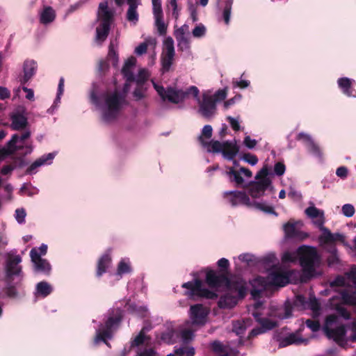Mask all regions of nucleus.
Instances as JSON below:
<instances>
[{"label":"nucleus","mask_w":356,"mask_h":356,"mask_svg":"<svg viewBox=\"0 0 356 356\" xmlns=\"http://www.w3.org/2000/svg\"><path fill=\"white\" fill-rule=\"evenodd\" d=\"M90 101L101 113V119L105 123L115 122L120 115L123 106L126 104L125 95L118 89L108 91L102 96L100 102L94 91L90 93Z\"/></svg>","instance_id":"nucleus-1"},{"label":"nucleus","mask_w":356,"mask_h":356,"mask_svg":"<svg viewBox=\"0 0 356 356\" xmlns=\"http://www.w3.org/2000/svg\"><path fill=\"white\" fill-rule=\"evenodd\" d=\"M205 281L210 288H225L228 291L236 293L235 296L241 299L247 295V283L241 277L234 276L229 278L227 275L218 274L216 270L207 269Z\"/></svg>","instance_id":"nucleus-2"},{"label":"nucleus","mask_w":356,"mask_h":356,"mask_svg":"<svg viewBox=\"0 0 356 356\" xmlns=\"http://www.w3.org/2000/svg\"><path fill=\"white\" fill-rule=\"evenodd\" d=\"M297 254L302 268L301 280L307 282L314 276L316 267L321 263V256L316 248L305 245L298 248Z\"/></svg>","instance_id":"nucleus-3"},{"label":"nucleus","mask_w":356,"mask_h":356,"mask_svg":"<svg viewBox=\"0 0 356 356\" xmlns=\"http://www.w3.org/2000/svg\"><path fill=\"white\" fill-rule=\"evenodd\" d=\"M115 11L110 8L107 1L99 3L97 12L95 42L102 44L107 38Z\"/></svg>","instance_id":"nucleus-4"},{"label":"nucleus","mask_w":356,"mask_h":356,"mask_svg":"<svg viewBox=\"0 0 356 356\" xmlns=\"http://www.w3.org/2000/svg\"><path fill=\"white\" fill-rule=\"evenodd\" d=\"M153 86L163 100H168L174 104L183 102L191 96L197 97L199 90L196 86H191L186 90H178L172 87L166 90L152 81Z\"/></svg>","instance_id":"nucleus-5"},{"label":"nucleus","mask_w":356,"mask_h":356,"mask_svg":"<svg viewBox=\"0 0 356 356\" xmlns=\"http://www.w3.org/2000/svg\"><path fill=\"white\" fill-rule=\"evenodd\" d=\"M181 287L186 289L184 295L193 300H197L200 298L215 300L218 298V294L216 292L203 287L202 281L198 278L184 283Z\"/></svg>","instance_id":"nucleus-6"},{"label":"nucleus","mask_w":356,"mask_h":356,"mask_svg":"<svg viewBox=\"0 0 356 356\" xmlns=\"http://www.w3.org/2000/svg\"><path fill=\"white\" fill-rule=\"evenodd\" d=\"M338 317L335 314H330L325 318L323 331L329 339H332L338 345L342 346L346 343V327L341 325L335 328L331 326L337 323Z\"/></svg>","instance_id":"nucleus-7"},{"label":"nucleus","mask_w":356,"mask_h":356,"mask_svg":"<svg viewBox=\"0 0 356 356\" xmlns=\"http://www.w3.org/2000/svg\"><path fill=\"white\" fill-rule=\"evenodd\" d=\"M237 187L245 188L253 198L261 197L271 184V179H257L245 184V179H234Z\"/></svg>","instance_id":"nucleus-8"},{"label":"nucleus","mask_w":356,"mask_h":356,"mask_svg":"<svg viewBox=\"0 0 356 356\" xmlns=\"http://www.w3.org/2000/svg\"><path fill=\"white\" fill-rule=\"evenodd\" d=\"M199 105V113L204 118H209L212 117L216 110V103L213 97L209 92H205L202 95V99H200L199 97H195Z\"/></svg>","instance_id":"nucleus-9"},{"label":"nucleus","mask_w":356,"mask_h":356,"mask_svg":"<svg viewBox=\"0 0 356 356\" xmlns=\"http://www.w3.org/2000/svg\"><path fill=\"white\" fill-rule=\"evenodd\" d=\"M173 35L177 42V47L180 51H186L190 49L191 41L188 25L175 26Z\"/></svg>","instance_id":"nucleus-10"},{"label":"nucleus","mask_w":356,"mask_h":356,"mask_svg":"<svg viewBox=\"0 0 356 356\" xmlns=\"http://www.w3.org/2000/svg\"><path fill=\"white\" fill-rule=\"evenodd\" d=\"M175 55L174 41L171 37L166 38L163 44L161 62L163 70H169Z\"/></svg>","instance_id":"nucleus-11"},{"label":"nucleus","mask_w":356,"mask_h":356,"mask_svg":"<svg viewBox=\"0 0 356 356\" xmlns=\"http://www.w3.org/2000/svg\"><path fill=\"white\" fill-rule=\"evenodd\" d=\"M188 313L192 325L202 326L207 322L209 309L202 304H195L191 306Z\"/></svg>","instance_id":"nucleus-12"},{"label":"nucleus","mask_w":356,"mask_h":356,"mask_svg":"<svg viewBox=\"0 0 356 356\" xmlns=\"http://www.w3.org/2000/svg\"><path fill=\"white\" fill-rule=\"evenodd\" d=\"M22 261V257L19 255L10 257L6 264V277L5 280L13 282L14 276L22 277V266L19 264Z\"/></svg>","instance_id":"nucleus-13"},{"label":"nucleus","mask_w":356,"mask_h":356,"mask_svg":"<svg viewBox=\"0 0 356 356\" xmlns=\"http://www.w3.org/2000/svg\"><path fill=\"white\" fill-rule=\"evenodd\" d=\"M223 197L232 207H236L241 204L245 205L247 207H250L252 205L250 197L244 191H226L223 194Z\"/></svg>","instance_id":"nucleus-14"},{"label":"nucleus","mask_w":356,"mask_h":356,"mask_svg":"<svg viewBox=\"0 0 356 356\" xmlns=\"http://www.w3.org/2000/svg\"><path fill=\"white\" fill-rule=\"evenodd\" d=\"M320 246L335 245L337 242L346 243L345 236L340 233H332L328 228H323L322 233L318 238Z\"/></svg>","instance_id":"nucleus-15"},{"label":"nucleus","mask_w":356,"mask_h":356,"mask_svg":"<svg viewBox=\"0 0 356 356\" xmlns=\"http://www.w3.org/2000/svg\"><path fill=\"white\" fill-rule=\"evenodd\" d=\"M30 257L33 263L34 270L36 272L42 273L49 275L51 271L50 264L44 259H42L35 248H33L30 252Z\"/></svg>","instance_id":"nucleus-16"},{"label":"nucleus","mask_w":356,"mask_h":356,"mask_svg":"<svg viewBox=\"0 0 356 356\" xmlns=\"http://www.w3.org/2000/svg\"><path fill=\"white\" fill-rule=\"evenodd\" d=\"M289 274L280 268L275 267L269 273V284L277 286H284L289 283Z\"/></svg>","instance_id":"nucleus-17"},{"label":"nucleus","mask_w":356,"mask_h":356,"mask_svg":"<svg viewBox=\"0 0 356 356\" xmlns=\"http://www.w3.org/2000/svg\"><path fill=\"white\" fill-rule=\"evenodd\" d=\"M283 230L285 237L287 238H294L302 241L307 238L308 234L300 231L296 228V222L293 220H289L283 225Z\"/></svg>","instance_id":"nucleus-18"},{"label":"nucleus","mask_w":356,"mask_h":356,"mask_svg":"<svg viewBox=\"0 0 356 356\" xmlns=\"http://www.w3.org/2000/svg\"><path fill=\"white\" fill-rule=\"evenodd\" d=\"M156 40L152 37L147 38L145 41L140 43L138 46L135 48L134 53L138 56H141L145 54L147 49L152 50V52L150 55L151 58V64L153 65L154 60L155 59L156 54L154 52V49L156 46Z\"/></svg>","instance_id":"nucleus-19"},{"label":"nucleus","mask_w":356,"mask_h":356,"mask_svg":"<svg viewBox=\"0 0 356 356\" xmlns=\"http://www.w3.org/2000/svg\"><path fill=\"white\" fill-rule=\"evenodd\" d=\"M211 348L218 356H238V351L228 345H224L219 341H213Z\"/></svg>","instance_id":"nucleus-20"},{"label":"nucleus","mask_w":356,"mask_h":356,"mask_svg":"<svg viewBox=\"0 0 356 356\" xmlns=\"http://www.w3.org/2000/svg\"><path fill=\"white\" fill-rule=\"evenodd\" d=\"M54 153H49L44 155H42L38 159H36L28 168L27 171L29 174L32 175L35 173L38 168L41 166L49 165L52 163L54 159L55 158Z\"/></svg>","instance_id":"nucleus-21"},{"label":"nucleus","mask_w":356,"mask_h":356,"mask_svg":"<svg viewBox=\"0 0 356 356\" xmlns=\"http://www.w3.org/2000/svg\"><path fill=\"white\" fill-rule=\"evenodd\" d=\"M129 6L127 11V19L134 25L136 24L139 19L137 8L141 4V0H127Z\"/></svg>","instance_id":"nucleus-22"},{"label":"nucleus","mask_w":356,"mask_h":356,"mask_svg":"<svg viewBox=\"0 0 356 356\" xmlns=\"http://www.w3.org/2000/svg\"><path fill=\"white\" fill-rule=\"evenodd\" d=\"M238 151L239 148L236 140L224 142L222 153L227 159L232 160L236 156Z\"/></svg>","instance_id":"nucleus-23"},{"label":"nucleus","mask_w":356,"mask_h":356,"mask_svg":"<svg viewBox=\"0 0 356 356\" xmlns=\"http://www.w3.org/2000/svg\"><path fill=\"white\" fill-rule=\"evenodd\" d=\"M326 252L329 253L326 261L328 266L331 267L339 264L341 260L338 254V250L335 245L320 246Z\"/></svg>","instance_id":"nucleus-24"},{"label":"nucleus","mask_w":356,"mask_h":356,"mask_svg":"<svg viewBox=\"0 0 356 356\" xmlns=\"http://www.w3.org/2000/svg\"><path fill=\"white\" fill-rule=\"evenodd\" d=\"M111 257L108 253L104 254L98 260L97 264L96 276L100 277L106 270L109 268L111 264Z\"/></svg>","instance_id":"nucleus-25"},{"label":"nucleus","mask_w":356,"mask_h":356,"mask_svg":"<svg viewBox=\"0 0 356 356\" xmlns=\"http://www.w3.org/2000/svg\"><path fill=\"white\" fill-rule=\"evenodd\" d=\"M37 63L33 60H27L24 63V75L22 81L28 82L35 74Z\"/></svg>","instance_id":"nucleus-26"},{"label":"nucleus","mask_w":356,"mask_h":356,"mask_svg":"<svg viewBox=\"0 0 356 356\" xmlns=\"http://www.w3.org/2000/svg\"><path fill=\"white\" fill-rule=\"evenodd\" d=\"M238 300L241 299L236 296L227 293L220 297L218 305L222 309H231L237 305Z\"/></svg>","instance_id":"nucleus-27"},{"label":"nucleus","mask_w":356,"mask_h":356,"mask_svg":"<svg viewBox=\"0 0 356 356\" xmlns=\"http://www.w3.org/2000/svg\"><path fill=\"white\" fill-rule=\"evenodd\" d=\"M136 59L131 56L124 63L122 69V73L127 81H132L134 76V71L136 67Z\"/></svg>","instance_id":"nucleus-28"},{"label":"nucleus","mask_w":356,"mask_h":356,"mask_svg":"<svg viewBox=\"0 0 356 356\" xmlns=\"http://www.w3.org/2000/svg\"><path fill=\"white\" fill-rule=\"evenodd\" d=\"M253 316L256 321L261 326L262 328H264V330L266 332L277 326V323L276 321H272L268 318L261 317L260 314L257 312L253 313Z\"/></svg>","instance_id":"nucleus-29"},{"label":"nucleus","mask_w":356,"mask_h":356,"mask_svg":"<svg viewBox=\"0 0 356 356\" xmlns=\"http://www.w3.org/2000/svg\"><path fill=\"white\" fill-rule=\"evenodd\" d=\"M17 140V136L13 135L11 139L7 143L6 145L4 147L0 148V159L8 155L12 154L17 151V147L15 146V143Z\"/></svg>","instance_id":"nucleus-30"},{"label":"nucleus","mask_w":356,"mask_h":356,"mask_svg":"<svg viewBox=\"0 0 356 356\" xmlns=\"http://www.w3.org/2000/svg\"><path fill=\"white\" fill-rule=\"evenodd\" d=\"M298 139L305 142V143L307 146L309 150L312 153L316 154V155L319 154V153H320L319 148L312 140V139L309 135L305 134V133H300L298 136Z\"/></svg>","instance_id":"nucleus-31"},{"label":"nucleus","mask_w":356,"mask_h":356,"mask_svg":"<svg viewBox=\"0 0 356 356\" xmlns=\"http://www.w3.org/2000/svg\"><path fill=\"white\" fill-rule=\"evenodd\" d=\"M305 341V339L298 337L296 334L291 333L289 336L280 341L279 346L281 348L286 347L291 344L299 345Z\"/></svg>","instance_id":"nucleus-32"},{"label":"nucleus","mask_w":356,"mask_h":356,"mask_svg":"<svg viewBox=\"0 0 356 356\" xmlns=\"http://www.w3.org/2000/svg\"><path fill=\"white\" fill-rule=\"evenodd\" d=\"M27 119L20 114L13 115L12 117L11 127L14 130H20L27 125Z\"/></svg>","instance_id":"nucleus-33"},{"label":"nucleus","mask_w":356,"mask_h":356,"mask_svg":"<svg viewBox=\"0 0 356 356\" xmlns=\"http://www.w3.org/2000/svg\"><path fill=\"white\" fill-rule=\"evenodd\" d=\"M53 289L47 282H40L36 285V294L42 298H46L51 293Z\"/></svg>","instance_id":"nucleus-34"},{"label":"nucleus","mask_w":356,"mask_h":356,"mask_svg":"<svg viewBox=\"0 0 356 356\" xmlns=\"http://www.w3.org/2000/svg\"><path fill=\"white\" fill-rule=\"evenodd\" d=\"M122 320V314L120 309H118L116 311V314L113 316H110L107 319L105 323V327L108 330H111L112 328L118 325Z\"/></svg>","instance_id":"nucleus-35"},{"label":"nucleus","mask_w":356,"mask_h":356,"mask_svg":"<svg viewBox=\"0 0 356 356\" xmlns=\"http://www.w3.org/2000/svg\"><path fill=\"white\" fill-rule=\"evenodd\" d=\"M55 12L51 7H46L40 14V21L42 24H48L55 19Z\"/></svg>","instance_id":"nucleus-36"},{"label":"nucleus","mask_w":356,"mask_h":356,"mask_svg":"<svg viewBox=\"0 0 356 356\" xmlns=\"http://www.w3.org/2000/svg\"><path fill=\"white\" fill-rule=\"evenodd\" d=\"M353 81H354L348 78H341L338 80V85L339 88L342 89L344 94L349 97L354 96L352 94V90L350 89Z\"/></svg>","instance_id":"nucleus-37"},{"label":"nucleus","mask_w":356,"mask_h":356,"mask_svg":"<svg viewBox=\"0 0 356 356\" xmlns=\"http://www.w3.org/2000/svg\"><path fill=\"white\" fill-rule=\"evenodd\" d=\"M176 331L173 329H168L161 334V340L168 344H173L176 342Z\"/></svg>","instance_id":"nucleus-38"},{"label":"nucleus","mask_w":356,"mask_h":356,"mask_svg":"<svg viewBox=\"0 0 356 356\" xmlns=\"http://www.w3.org/2000/svg\"><path fill=\"white\" fill-rule=\"evenodd\" d=\"M252 287L259 288L266 290L269 284V281L261 276H257L250 282Z\"/></svg>","instance_id":"nucleus-39"},{"label":"nucleus","mask_w":356,"mask_h":356,"mask_svg":"<svg viewBox=\"0 0 356 356\" xmlns=\"http://www.w3.org/2000/svg\"><path fill=\"white\" fill-rule=\"evenodd\" d=\"M149 72L148 70L144 68H141L138 70V74L134 75L132 81H136L138 85H141L149 78Z\"/></svg>","instance_id":"nucleus-40"},{"label":"nucleus","mask_w":356,"mask_h":356,"mask_svg":"<svg viewBox=\"0 0 356 356\" xmlns=\"http://www.w3.org/2000/svg\"><path fill=\"white\" fill-rule=\"evenodd\" d=\"M213 129L211 126L205 125L202 131V134L199 137V140L203 146H206L207 145V142L204 140V138L207 139H209L212 136Z\"/></svg>","instance_id":"nucleus-41"},{"label":"nucleus","mask_w":356,"mask_h":356,"mask_svg":"<svg viewBox=\"0 0 356 356\" xmlns=\"http://www.w3.org/2000/svg\"><path fill=\"white\" fill-rule=\"evenodd\" d=\"M224 146V143H220L218 140H211L207 142V145L204 146L209 152H222Z\"/></svg>","instance_id":"nucleus-42"},{"label":"nucleus","mask_w":356,"mask_h":356,"mask_svg":"<svg viewBox=\"0 0 356 356\" xmlns=\"http://www.w3.org/2000/svg\"><path fill=\"white\" fill-rule=\"evenodd\" d=\"M217 265L220 268L219 272H217V273L224 274L228 276L230 266L229 260L225 258H221L218 261Z\"/></svg>","instance_id":"nucleus-43"},{"label":"nucleus","mask_w":356,"mask_h":356,"mask_svg":"<svg viewBox=\"0 0 356 356\" xmlns=\"http://www.w3.org/2000/svg\"><path fill=\"white\" fill-rule=\"evenodd\" d=\"M176 356H194L195 349L193 347L184 346L175 350Z\"/></svg>","instance_id":"nucleus-44"},{"label":"nucleus","mask_w":356,"mask_h":356,"mask_svg":"<svg viewBox=\"0 0 356 356\" xmlns=\"http://www.w3.org/2000/svg\"><path fill=\"white\" fill-rule=\"evenodd\" d=\"M254 206L257 209L266 213L268 214H273L275 216H277V213L275 211L274 208L272 206L267 205L265 203L261 202H254Z\"/></svg>","instance_id":"nucleus-45"},{"label":"nucleus","mask_w":356,"mask_h":356,"mask_svg":"<svg viewBox=\"0 0 356 356\" xmlns=\"http://www.w3.org/2000/svg\"><path fill=\"white\" fill-rule=\"evenodd\" d=\"M293 307L289 302H286L283 308V312H279L277 316L281 319L289 318L292 316Z\"/></svg>","instance_id":"nucleus-46"},{"label":"nucleus","mask_w":356,"mask_h":356,"mask_svg":"<svg viewBox=\"0 0 356 356\" xmlns=\"http://www.w3.org/2000/svg\"><path fill=\"white\" fill-rule=\"evenodd\" d=\"M227 173L230 176H233L234 178H240V175H243L244 176L247 177H252V172L250 170L245 168H241L239 169V171L234 170L233 169H230L229 171L227 172Z\"/></svg>","instance_id":"nucleus-47"},{"label":"nucleus","mask_w":356,"mask_h":356,"mask_svg":"<svg viewBox=\"0 0 356 356\" xmlns=\"http://www.w3.org/2000/svg\"><path fill=\"white\" fill-rule=\"evenodd\" d=\"M154 17H163L161 0H152Z\"/></svg>","instance_id":"nucleus-48"},{"label":"nucleus","mask_w":356,"mask_h":356,"mask_svg":"<svg viewBox=\"0 0 356 356\" xmlns=\"http://www.w3.org/2000/svg\"><path fill=\"white\" fill-rule=\"evenodd\" d=\"M111 332H112L111 330H108L106 327H105L104 330L98 332L97 337H96V339L99 340V341H104L106 344L108 345V343L106 341V339L111 338V337H112Z\"/></svg>","instance_id":"nucleus-49"},{"label":"nucleus","mask_w":356,"mask_h":356,"mask_svg":"<svg viewBox=\"0 0 356 356\" xmlns=\"http://www.w3.org/2000/svg\"><path fill=\"white\" fill-rule=\"evenodd\" d=\"M179 337L184 343H188L194 337V332L190 329H184L179 332Z\"/></svg>","instance_id":"nucleus-50"},{"label":"nucleus","mask_w":356,"mask_h":356,"mask_svg":"<svg viewBox=\"0 0 356 356\" xmlns=\"http://www.w3.org/2000/svg\"><path fill=\"white\" fill-rule=\"evenodd\" d=\"M5 281L6 282V286L4 289L6 294L10 298H15L17 295L16 286L13 284V282H10L8 280Z\"/></svg>","instance_id":"nucleus-51"},{"label":"nucleus","mask_w":356,"mask_h":356,"mask_svg":"<svg viewBox=\"0 0 356 356\" xmlns=\"http://www.w3.org/2000/svg\"><path fill=\"white\" fill-rule=\"evenodd\" d=\"M246 327L243 322L236 321L233 323L232 331L238 336H241L245 333Z\"/></svg>","instance_id":"nucleus-52"},{"label":"nucleus","mask_w":356,"mask_h":356,"mask_svg":"<svg viewBox=\"0 0 356 356\" xmlns=\"http://www.w3.org/2000/svg\"><path fill=\"white\" fill-rule=\"evenodd\" d=\"M206 27L203 24H200L193 29L192 34L194 38H200L204 37L206 34Z\"/></svg>","instance_id":"nucleus-53"},{"label":"nucleus","mask_w":356,"mask_h":356,"mask_svg":"<svg viewBox=\"0 0 356 356\" xmlns=\"http://www.w3.org/2000/svg\"><path fill=\"white\" fill-rule=\"evenodd\" d=\"M131 271V268L128 263L123 260L120 261L118 266L117 274L122 275L125 273H129Z\"/></svg>","instance_id":"nucleus-54"},{"label":"nucleus","mask_w":356,"mask_h":356,"mask_svg":"<svg viewBox=\"0 0 356 356\" xmlns=\"http://www.w3.org/2000/svg\"><path fill=\"white\" fill-rule=\"evenodd\" d=\"M232 5V1H227L223 10V18L226 24H229L230 21Z\"/></svg>","instance_id":"nucleus-55"},{"label":"nucleus","mask_w":356,"mask_h":356,"mask_svg":"<svg viewBox=\"0 0 356 356\" xmlns=\"http://www.w3.org/2000/svg\"><path fill=\"white\" fill-rule=\"evenodd\" d=\"M18 137L17 141L15 143V146L17 147V150L21 149L23 148V142L29 138L31 136V132L28 130H26L25 132H24L20 136H19L17 134H16Z\"/></svg>","instance_id":"nucleus-56"},{"label":"nucleus","mask_w":356,"mask_h":356,"mask_svg":"<svg viewBox=\"0 0 356 356\" xmlns=\"http://www.w3.org/2000/svg\"><path fill=\"white\" fill-rule=\"evenodd\" d=\"M154 19H155V26H156L159 34L160 35L165 34L166 32L167 26L163 20V17H155Z\"/></svg>","instance_id":"nucleus-57"},{"label":"nucleus","mask_w":356,"mask_h":356,"mask_svg":"<svg viewBox=\"0 0 356 356\" xmlns=\"http://www.w3.org/2000/svg\"><path fill=\"white\" fill-rule=\"evenodd\" d=\"M107 58L108 60L112 63L113 66L117 65L118 62V56L112 44H111L109 47V51Z\"/></svg>","instance_id":"nucleus-58"},{"label":"nucleus","mask_w":356,"mask_h":356,"mask_svg":"<svg viewBox=\"0 0 356 356\" xmlns=\"http://www.w3.org/2000/svg\"><path fill=\"white\" fill-rule=\"evenodd\" d=\"M307 305L314 312H318L321 309L320 304L314 296L309 297V300L307 301Z\"/></svg>","instance_id":"nucleus-59"},{"label":"nucleus","mask_w":356,"mask_h":356,"mask_svg":"<svg viewBox=\"0 0 356 356\" xmlns=\"http://www.w3.org/2000/svg\"><path fill=\"white\" fill-rule=\"evenodd\" d=\"M321 211L314 206L309 207L305 209V213L308 217L315 219L316 218H318L320 215H321Z\"/></svg>","instance_id":"nucleus-60"},{"label":"nucleus","mask_w":356,"mask_h":356,"mask_svg":"<svg viewBox=\"0 0 356 356\" xmlns=\"http://www.w3.org/2000/svg\"><path fill=\"white\" fill-rule=\"evenodd\" d=\"M149 337L139 332L138 334L134 338L131 342V347L139 346L144 343L145 339H149Z\"/></svg>","instance_id":"nucleus-61"},{"label":"nucleus","mask_w":356,"mask_h":356,"mask_svg":"<svg viewBox=\"0 0 356 356\" xmlns=\"http://www.w3.org/2000/svg\"><path fill=\"white\" fill-rule=\"evenodd\" d=\"M133 97L136 101L143 99L145 97V88L138 85L133 92Z\"/></svg>","instance_id":"nucleus-62"},{"label":"nucleus","mask_w":356,"mask_h":356,"mask_svg":"<svg viewBox=\"0 0 356 356\" xmlns=\"http://www.w3.org/2000/svg\"><path fill=\"white\" fill-rule=\"evenodd\" d=\"M286 170V168L284 163L277 162L275 164L273 169V175L280 177L282 176Z\"/></svg>","instance_id":"nucleus-63"},{"label":"nucleus","mask_w":356,"mask_h":356,"mask_svg":"<svg viewBox=\"0 0 356 356\" xmlns=\"http://www.w3.org/2000/svg\"><path fill=\"white\" fill-rule=\"evenodd\" d=\"M306 325L312 331L317 332L320 330L321 325L318 321L307 319L305 322Z\"/></svg>","instance_id":"nucleus-64"}]
</instances>
